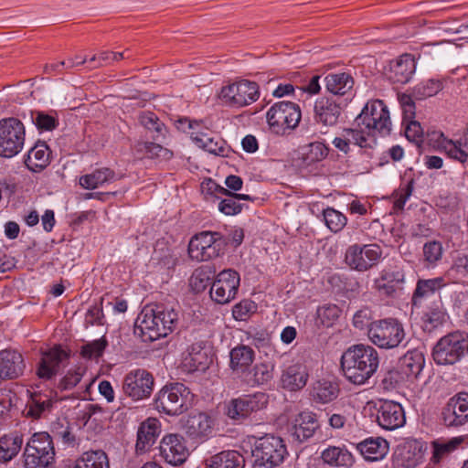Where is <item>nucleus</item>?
<instances>
[{
  "mask_svg": "<svg viewBox=\"0 0 468 468\" xmlns=\"http://www.w3.org/2000/svg\"><path fill=\"white\" fill-rule=\"evenodd\" d=\"M421 319L427 331H431L446 323L448 314L441 301L440 300L429 306L423 313Z\"/></svg>",
  "mask_w": 468,
  "mask_h": 468,
  "instance_id": "ea45409f",
  "label": "nucleus"
},
{
  "mask_svg": "<svg viewBox=\"0 0 468 468\" xmlns=\"http://www.w3.org/2000/svg\"><path fill=\"white\" fill-rule=\"evenodd\" d=\"M447 427H461L468 422V393L459 392L452 397L442 410Z\"/></svg>",
  "mask_w": 468,
  "mask_h": 468,
  "instance_id": "dca6fc26",
  "label": "nucleus"
},
{
  "mask_svg": "<svg viewBox=\"0 0 468 468\" xmlns=\"http://www.w3.org/2000/svg\"><path fill=\"white\" fill-rule=\"evenodd\" d=\"M424 259L429 263H435L441 260L442 255L441 244L438 241H431L423 246Z\"/></svg>",
  "mask_w": 468,
  "mask_h": 468,
  "instance_id": "338daca9",
  "label": "nucleus"
},
{
  "mask_svg": "<svg viewBox=\"0 0 468 468\" xmlns=\"http://www.w3.org/2000/svg\"><path fill=\"white\" fill-rule=\"evenodd\" d=\"M403 269L399 266H391L382 271L380 279L387 283L400 284L404 282Z\"/></svg>",
  "mask_w": 468,
  "mask_h": 468,
  "instance_id": "0e129e2a",
  "label": "nucleus"
},
{
  "mask_svg": "<svg viewBox=\"0 0 468 468\" xmlns=\"http://www.w3.org/2000/svg\"><path fill=\"white\" fill-rule=\"evenodd\" d=\"M259 97L258 84L248 80L223 86L218 93L222 104L238 109L253 103Z\"/></svg>",
  "mask_w": 468,
  "mask_h": 468,
  "instance_id": "0eeeda50",
  "label": "nucleus"
},
{
  "mask_svg": "<svg viewBox=\"0 0 468 468\" xmlns=\"http://www.w3.org/2000/svg\"><path fill=\"white\" fill-rule=\"evenodd\" d=\"M72 468H110L109 459L102 450L89 451L76 460Z\"/></svg>",
  "mask_w": 468,
  "mask_h": 468,
  "instance_id": "37998d69",
  "label": "nucleus"
},
{
  "mask_svg": "<svg viewBox=\"0 0 468 468\" xmlns=\"http://www.w3.org/2000/svg\"><path fill=\"white\" fill-rule=\"evenodd\" d=\"M85 371L83 367L69 369L60 379L58 388L62 391L73 388L80 382Z\"/></svg>",
  "mask_w": 468,
  "mask_h": 468,
  "instance_id": "13d9d810",
  "label": "nucleus"
},
{
  "mask_svg": "<svg viewBox=\"0 0 468 468\" xmlns=\"http://www.w3.org/2000/svg\"><path fill=\"white\" fill-rule=\"evenodd\" d=\"M159 433L160 425L156 419L150 418L144 421L137 432L136 452L141 454L148 451L155 442Z\"/></svg>",
  "mask_w": 468,
  "mask_h": 468,
  "instance_id": "a878e982",
  "label": "nucleus"
},
{
  "mask_svg": "<svg viewBox=\"0 0 468 468\" xmlns=\"http://www.w3.org/2000/svg\"><path fill=\"white\" fill-rule=\"evenodd\" d=\"M415 70L414 57L410 54H403L389 62L385 69V75L393 83L405 84L411 79Z\"/></svg>",
  "mask_w": 468,
  "mask_h": 468,
  "instance_id": "412c9836",
  "label": "nucleus"
},
{
  "mask_svg": "<svg viewBox=\"0 0 468 468\" xmlns=\"http://www.w3.org/2000/svg\"><path fill=\"white\" fill-rule=\"evenodd\" d=\"M50 154L48 144L38 142L28 151L25 165L33 172H40L48 165Z\"/></svg>",
  "mask_w": 468,
  "mask_h": 468,
  "instance_id": "2f4dec72",
  "label": "nucleus"
},
{
  "mask_svg": "<svg viewBox=\"0 0 468 468\" xmlns=\"http://www.w3.org/2000/svg\"><path fill=\"white\" fill-rule=\"evenodd\" d=\"M377 420L378 425L388 431L402 427L406 422L402 406L392 400H384L378 409Z\"/></svg>",
  "mask_w": 468,
  "mask_h": 468,
  "instance_id": "aec40b11",
  "label": "nucleus"
},
{
  "mask_svg": "<svg viewBox=\"0 0 468 468\" xmlns=\"http://www.w3.org/2000/svg\"><path fill=\"white\" fill-rule=\"evenodd\" d=\"M356 449L366 460L378 461L388 453V443L381 437H370L357 443Z\"/></svg>",
  "mask_w": 468,
  "mask_h": 468,
  "instance_id": "7c9ffc66",
  "label": "nucleus"
},
{
  "mask_svg": "<svg viewBox=\"0 0 468 468\" xmlns=\"http://www.w3.org/2000/svg\"><path fill=\"white\" fill-rule=\"evenodd\" d=\"M227 244L219 232L203 231L195 235L188 244V254L192 260L207 261L218 257Z\"/></svg>",
  "mask_w": 468,
  "mask_h": 468,
  "instance_id": "423d86ee",
  "label": "nucleus"
},
{
  "mask_svg": "<svg viewBox=\"0 0 468 468\" xmlns=\"http://www.w3.org/2000/svg\"><path fill=\"white\" fill-rule=\"evenodd\" d=\"M356 121L358 125H364L382 136L388 135L391 132L389 112L381 100L368 101Z\"/></svg>",
  "mask_w": 468,
  "mask_h": 468,
  "instance_id": "9d476101",
  "label": "nucleus"
},
{
  "mask_svg": "<svg viewBox=\"0 0 468 468\" xmlns=\"http://www.w3.org/2000/svg\"><path fill=\"white\" fill-rule=\"evenodd\" d=\"M160 453L173 466L183 464L189 454L184 438L178 434H168L162 439Z\"/></svg>",
  "mask_w": 468,
  "mask_h": 468,
  "instance_id": "f3484780",
  "label": "nucleus"
},
{
  "mask_svg": "<svg viewBox=\"0 0 468 468\" xmlns=\"http://www.w3.org/2000/svg\"><path fill=\"white\" fill-rule=\"evenodd\" d=\"M230 368L239 374L245 373L254 360V351L251 347L239 345L230 351Z\"/></svg>",
  "mask_w": 468,
  "mask_h": 468,
  "instance_id": "c9c22d12",
  "label": "nucleus"
},
{
  "mask_svg": "<svg viewBox=\"0 0 468 468\" xmlns=\"http://www.w3.org/2000/svg\"><path fill=\"white\" fill-rule=\"evenodd\" d=\"M24 359L16 350L5 349L0 351V378H16L23 373Z\"/></svg>",
  "mask_w": 468,
  "mask_h": 468,
  "instance_id": "393cba45",
  "label": "nucleus"
},
{
  "mask_svg": "<svg viewBox=\"0 0 468 468\" xmlns=\"http://www.w3.org/2000/svg\"><path fill=\"white\" fill-rule=\"evenodd\" d=\"M318 428L317 420L312 412L300 413L288 428L292 439L297 442H303L310 439Z\"/></svg>",
  "mask_w": 468,
  "mask_h": 468,
  "instance_id": "b1692460",
  "label": "nucleus"
},
{
  "mask_svg": "<svg viewBox=\"0 0 468 468\" xmlns=\"http://www.w3.org/2000/svg\"><path fill=\"white\" fill-rule=\"evenodd\" d=\"M463 441V439L462 437H454L448 441L436 440L432 441V456L431 461L433 463H441L451 452L455 451Z\"/></svg>",
  "mask_w": 468,
  "mask_h": 468,
  "instance_id": "09e8293b",
  "label": "nucleus"
},
{
  "mask_svg": "<svg viewBox=\"0 0 468 468\" xmlns=\"http://www.w3.org/2000/svg\"><path fill=\"white\" fill-rule=\"evenodd\" d=\"M404 380L401 370L391 368L386 371L381 380V386L385 390L396 388Z\"/></svg>",
  "mask_w": 468,
  "mask_h": 468,
  "instance_id": "680f3d73",
  "label": "nucleus"
},
{
  "mask_svg": "<svg viewBox=\"0 0 468 468\" xmlns=\"http://www.w3.org/2000/svg\"><path fill=\"white\" fill-rule=\"evenodd\" d=\"M154 383V377L150 372L138 368L125 375L122 381V391L134 401L142 400L150 397Z\"/></svg>",
  "mask_w": 468,
  "mask_h": 468,
  "instance_id": "ddd939ff",
  "label": "nucleus"
},
{
  "mask_svg": "<svg viewBox=\"0 0 468 468\" xmlns=\"http://www.w3.org/2000/svg\"><path fill=\"white\" fill-rule=\"evenodd\" d=\"M445 285L446 282L442 277L428 280H419L412 296L413 303L417 304L418 300L433 294L435 292L443 288Z\"/></svg>",
  "mask_w": 468,
  "mask_h": 468,
  "instance_id": "8fccbe9b",
  "label": "nucleus"
},
{
  "mask_svg": "<svg viewBox=\"0 0 468 468\" xmlns=\"http://www.w3.org/2000/svg\"><path fill=\"white\" fill-rule=\"evenodd\" d=\"M427 136L431 143H435L434 146L444 151L451 158L458 160L461 163H464L468 159V153L464 149L468 146L466 143L449 140L444 137L442 133L436 131L428 132Z\"/></svg>",
  "mask_w": 468,
  "mask_h": 468,
  "instance_id": "5701e85b",
  "label": "nucleus"
},
{
  "mask_svg": "<svg viewBox=\"0 0 468 468\" xmlns=\"http://www.w3.org/2000/svg\"><path fill=\"white\" fill-rule=\"evenodd\" d=\"M116 174L110 168L96 169L80 177V185L86 189H95L103 184L116 180Z\"/></svg>",
  "mask_w": 468,
  "mask_h": 468,
  "instance_id": "a19ab883",
  "label": "nucleus"
},
{
  "mask_svg": "<svg viewBox=\"0 0 468 468\" xmlns=\"http://www.w3.org/2000/svg\"><path fill=\"white\" fill-rule=\"evenodd\" d=\"M323 214L325 225L335 233L340 231L346 225V217L332 207L324 209Z\"/></svg>",
  "mask_w": 468,
  "mask_h": 468,
  "instance_id": "5fc2aeb1",
  "label": "nucleus"
},
{
  "mask_svg": "<svg viewBox=\"0 0 468 468\" xmlns=\"http://www.w3.org/2000/svg\"><path fill=\"white\" fill-rule=\"evenodd\" d=\"M210 285L209 271L196 270L190 278V286L196 292H201Z\"/></svg>",
  "mask_w": 468,
  "mask_h": 468,
  "instance_id": "052dcab7",
  "label": "nucleus"
},
{
  "mask_svg": "<svg viewBox=\"0 0 468 468\" xmlns=\"http://www.w3.org/2000/svg\"><path fill=\"white\" fill-rule=\"evenodd\" d=\"M107 346L108 341L105 337H101L84 345L81 347L80 354L84 358H98L102 356Z\"/></svg>",
  "mask_w": 468,
  "mask_h": 468,
  "instance_id": "4d7b16f0",
  "label": "nucleus"
},
{
  "mask_svg": "<svg viewBox=\"0 0 468 468\" xmlns=\"http://www.w3.org/2000/svg\"><path fill=\"white\" fill-rule=\"evenodd\" d=\"M52 434L55 440L61 441L65 446L74 447L77 443L76 436L72 431V428L68 422H55L52 425Z\"/></svg>",
  "mask_w": 468,
  "mask_h": 468,
  "instance_id": "603ef678",
  "label": "nucleus"
},
{
  "mask_svg": "<svg viewBox=\"0 0 468 468\" xmlns=\"http://www.w3.org/2000/svg\"><path fill=\"white\" fill-rule=\"evenodd\" d=\"M355 80L350 73H330L324 78V86L328 92L336 96H345L354 88Z\"/></svg>",
  "mask_w": 468,
  "mask_h": 468,
  "instance_id": "cd10ccee",
  "label": "nucleus"
},
{
  "mask_svg": "<svg viewBox=\"0 0 468 468\" xmlns=\"http://www.w3.org/2000/svg\"><path fill=\"white\" fill-rule=\"evenodd\" d=\"M209 190H214L218 192L219 194L226 195L227 197L223 198L218 203V210L227 215V216H234L241 212L242 205L237 202L235 197H233V193L229 190L218 186L213 180L209 179L207 183Z\"/></svg>",
  "mask_w": 468,
  "mask_h": 468,
  "instance_id": "58836bf2",
  "label": "nucleus"
},
{
  "mask_svg": "<svg viewBox=\"0 0 468 468\" xmlns=\"http://www.w3.org/2000/svg\"><path fill=\"white\" fill-rule=\"evenodd\" d=\"M342 108L333 98L320 97L314 102V118L317 123L324 126H334L337 123Z\"/></svg>",
  "mask_w": 468,
  "mask_h": 468,
  "instance_id": "4be33fe9",
  "label": "nucleus"
},
{
  "mask_svg": "<svg viewBox=\"0 0 468 468\" xmlns=\"http://www.w3.org/2000/svg\"><path fill=\"white\" fill-rule=\"evenodd\" d=\"M442 83L439 80H427L415 86L413 95L418 100H423L436 95L442 90Z\"/></svg>",
  "mask_w": 468,
  "mask_h": 468,
  "instance_id": "864d4df0",
  "label": "nucleus"
},
{
  "mask_svg": "<svg viewBox=\"0 0 468 468\" xmlns=\"http://www.w3.org/2000/svg\"><path fill=\"white\" fill-rule=\"evenodd\" d=\"M32 122L39 131H52L58 125V120L44 112H30Z\"/></svg>",
  "mask_w": 468,
  "mask_h": 468,
  "instance_id": "6e6d98bb",
  "label": "nucleus"
},
{
  "mask_svg": "<svg viewBox=\"0 0 468 468\" xmlns=\"http://www.w3.org/2000/svg\"><path fill=\"white\" fill-rule=\"evenodd\" d=\"M213 420L206 413L198 412L188 416L184 424L186 433L192 439H201L212 431Z\"/></svg>",
  "mask_w": 468,
  "mask_h": 468,
  "instance_id": "bb28decb",
  "label": "nucleus"
},
{
  "mask_svg": "<svg viewBox=\"0 0 468 468\" xmlns=\"http://www.w3.org/2000/svg\"><path fill=\"white\" fill-rule=\"evenodd\" d=\"M327 154L328 148L323 143L314 142L302 147L300 159L303 165L309 166L314 163L321 162Z\"/></svg>",
  "mask_w": 468,
  "mask_h": 468,
  "instance_id": "de8ad7c7",
  "label": "nucleus"
},
{
  "mask_svg": "<svg viewBox=\"0 0 468 468\" xmlns=\"http://www.w3.org/2000/svg\"><path fill=\"white\" fill-rule=\"evenodd\" d=\"M53 400L49 395L41 392L32 393L27 402L25 414L27 417L39 419L51 411Z\"/></svg>",
  "mask_w": 468,
  "mask_h": 468,
  "instance_id": "473e14b6",
  "label": "nucleus"
},
{
  "mask_svg": "<svg viewBox=\"0 0 468 468\" xmlns=\"http://www.w3.org/2000/svg\"><path fill=\"white\" fill-rule=\"evenodd\" d=\"M23 444V436L17 432L0 438V461L8 462L17 455Z\"/></svg>",
  "mask_w": 468,
  "mask_h": 468,
  "instance_id": "79ce46f5",
  "label": "nucleus"
},
{
  "mask_svg": "<svg viewBox=\"0 0 468 468\" xmlns=\"http://www.w3.org/2000/svg\"><path fill=\"white\" fill-rule=\"evenodd\" d=\"M271 130L277 134L294 129L301 120V111L297 104L280 101L273 104L266 114Z\"/></svg>",
  "mask_w": 468,
  "mask_h": 468,
  "instance_id": "1a4fd4ad",
  "label": "nucleus"
},
{
  "mask_svg": "<svg viewBox=\"0 0 468 468\" xmlns=\"http://www.w3.org/2000/svg\"><path fill=\"white\" fill-rule=\"evenodd\" d=\"M49 455L55 459V449L52 437L48 432L33 434L24 451V455Z\"/></svg>",
  "mask_w": 468,
  "mask_h": 468,
  "instance_id": "c756f323",
  "label": "nucleus"
},
{
  "mask_svg": "<svg viewBox=\"0 0 468 468\" xmlns=\"http://www.w3.org/2000/svg\"><path fill=\"white\" fill-rule=\"evenodd\" d=\"M425 358L422 352L414 349L407 352L399 359V369L407 378H416L422 371Z\"/></svg>",
  "mask_w": 468,
  "mask_h": 468,
  "instance_id": "f704fd0d",
  "label": "nucleus"
},
{
  "mask_svg": "<svg viewBox=\"0 0 468 468\" xmlns=\"http://www.w3.org/2000/svg\"><path fill=\"white\" fill-rule=\"evenodd\" d=\"M339 388L336 383L326 379L316 381L312 388V397L315 401L328 403L338 396Z\"/></svg>",
  "mask_w": 468,
  "mask_h": 468,
  "instance_id": "a18cd8bd",
  "label": "nucleus"
},
{
  "mask_svg": "<svg viewBox=\"0 0 468 468\" xmlns=\"http://www.w3.org/2000/svg\"><path fill=\"white\" fill-rule=\"evenodd\" d=\"M405 335L403 324L396 318L375 320L368 326V338L379 348H396Z\"/></svg>",
  "mask_w": 468,
  "mask_h": 468,
  "instance_id": "39448f33",
  "label": "nucleus"
},
{
  "mask_svg": "<svg viewBox=\"0 0 468 468\" xmlns=\"http://www.w3.org/2000/svg\"><path fill=\"white\" fill-rule=\"evenodd\" d=\"M468 354V334L455 331L442 336L434 346L432 357L438 365H453Z\"/></svg>",
  "mask_w": 468,
  "mask_h": 468,
  "instance_id": "20e7f679",
  "label": "nucleus"
},
{
  "mask_svg": "<svg viewBox=\"0 0 468 468\" xmlns=\"http://www.w3.org/2000/svg\"><path fill=\"white\" fill-rule=\"evenodd\" d=\"M273 365L261 363L255 365L251 371L248 372L245 381L250 385H263L273 378Z\"/></svg>",
  "mask_w": 468,
  "mask_h": 468,
  "instance_id": "3c124183",
  "label": "nucleus"
},
{
  "mask_svg": "<svg viewBox=\"0 0 468 468\" xmlns=\"http://www.w3.org/2000/svg\"><path fill=\"white\" fill-rule=\"evenodd\" d=\"M133 150L139 157L168 160L173 156L172 151L152 142H138L134 144Z\"/></svg>",
  "mask_w": 468,
  "mask_h": 468,
  "instance_id": "49530a36",
  "label": "nucleus"
},
{
  "mask_svg": "<svg viewBox=\"0 0 468 468\" xmlns=\"http://www.w3.org/2000/svg\"><path fill=\"white\" fill-rule=\"evenodd\" d=\"M267 401V396L262 392L244 395L229 400L225 406V413L231 420H242L252 412L263 409Z\"/></svg>",
  "mask_w": 468,
  "mask_h": 468,
  "instance_id": "4468645a",
  "label": "nucleus"
},
{
  "mask_svg": "<svg viewBox=\"0 0 468 468\" xmlns=\"http://www.w3.org/2000/svg\"><path fill=\"white\" fill-rule=\"evenodd\" d=\"M68 358V353L59 346L44 352L37 367V377L44 380L51 379L59 372L61 365Z\"/></svg>",
  "mask_w": 468,
  "mask_h": 468,
  "instance_id": "6ab92c4d",
  "label": "nucleus"
},
{
  "mask_svg": "<svg viewBox=\"0 0 468 468\" xmlns=\"http://www.w3.org/2000/svg\"><path fill=\"white\" fill-rule=\"evenodd\" d=\"M308 372L306 367L301 364H294L288 367L282 375V385L283 388L290 391L302 389L307 383Z\"/></svg>",
  "mask_w": 468,
  "mask_h": 468,
  "instance_id": "c85d7f7f",
  "label": "nucleus"
},
{
  "mask_svg": "<svg viewBox=\"0 0 468 468\" xmlns=\"http://www.w3.org/2000/svg\"><path fill=\"white\" fill-rule=\"evenodd\" d=\"M257 310V305L251 300L246 299L236 305L232 309L233 317L239 321L247 320L250 314H254Z\"/></svg>",
  "mask_w": 468,
  "mask_h": 468,
  "instance_id": "bf43d9fd",
  "label": "nucleus"
},
{
  "mask_svg": "<svg viewBox=\"0 0 468 468\" xmlns=\"http://www.w3.org/2000/svg\"><path fill=\"white\" fill-rule=\"evenodd\" d=\"M199 126L200 122L197 121H192L187 118L178 120V128L183 132L192 130L191 137L198 147L216 155H224V143L222 141L215 142L213 138L207 135V133L196 131Z\"/></svg>",
  "mask_w": 468,
  "mask_h": 468,
  "instance_id": "a211bd4d",
  "label": "nucleus"
},
{
  "mask_svg": "<svg viewBox=\"0 0 468 468\" xmlns=\"http://www.w3.org/2000/svg\"><path fill=\"white\" fill-rule=\"evenodd\" d=\"M323 462L334 467H351L355 462L351 452L346 449L330 446L321 454Z\"/></svg>",
  "mask_w": 468,
  "mask_h": 468,
  "instance_id": "4c0bfd02",
  "label": "nucleus"
},
{
  "mask_svg": "<svg viewBox=\"0 0 468 468\" xmlns=\"http://www.w3.org/2000/svg\"><path fill=\"white\" fill-rule=\"evenodd\" d=\"M244 457L236 451H224L207 460L206 468H243Z\"/></svg>",
  "mask_w": 468,
  "mask_h": 468,
  "instance_id": "e433bc0d",
  "label": "nucleus"
},
{
  "mask_svg": "<svg viewBox=\"0 0 468 468\" xmlns=\"http://www.w3.org/2000/svg\"><path fill=\"white\" fill-rule=\"evenodd\" d=\"M193 395L182 383H171L164 386L155 395V410L169 416L180 415L191 406Z\"/></svg>",
  "mask_w": 468,
  "mask_h": 468,
  "instance_id": "7ed1b4c3",
  "label": "nucleus"
},
{
  "mask_svg": "<svg viewBox=\"0 0 468 468\" xmlns=\"http://www.w3.org/2000/svg\"><path fill=\"white\" fill-rule=\"evenodd\" d=\"M239 275L231 269L220 271L210 286V296L218 303L224 304L235 298L239 286Z\"/></svg>",
  "mask_w": 468,
  "mask_h": 468,
  "instance_id": "2eb2a0df",
  "label": "nucleus"
},
{
  "mask_svg": "<svg viewBox=\"0 0 468 468\" xmlns=\"http://www.w3.org/2000/svg\"><path fill=\"white\" fill-rule=\"evenodd\" d=\"M25 468H53L55 459L49 455L36 454V455H24Z\"/></svg>",
  "mask_w": 468,
  "mask_h": 468,
  "instance_id": "e2e57ef3",
  "label": "nucleus"
},
{
  "mask_svg": "<svg viewBox=\"0 0 468 468\" xmlns=\"http://www.w3.org/2000/svg\"><path fill=\"white\" fill-rule=\"evenodd\" d=\"M381 256L382 250L378 244H354L347 248L345 261L353 270L366 271L376 266Z\"/></svg>",
  "mask_w": 468,
  "mask_h": 468,
  "instance_id": "f8f14e48",
  "label": "nucleus"
},
{
  "mask_svg": "<svg viewBox=\"0 0 468 468\" xmlns=\"http://www.w3.org/2000/svg\"><path fill=\"white\" fill-rule=\"evenodd\" d=\"M426 446L424 442L418 440L408 441L403 448L400 450L399 455L401 457L402 465L406 468H414L424 458V452Z\"/></svg>",
  "mask_w": 468,
  "mask_h": 468,
  "instance_id": "72a5a7b5",
  "label": "nucleus"
},
{
  "mask_svg": "<svg viewBox=\"0 0 468 468\" xmlns=\"http://www.w3.org/2000/svg\"><path fill=\"white\" fill-rule=\"evenodd\" d=\"M26 131L21 121L5 118L0 121V156L11 158L19 154L25 144Z\"/></svg>",
  "mask_w": 468,
  "mask_h": 468,
  "instance_id": "6e6552de",
  "label": "nucleus"
},
{
  "mask_svg": "<svg viewBox=\"0 0 468 468\" xmlns=\"http://www.w3.org/2000/svg\"><path fill=\"white\" fill-rule=\"evenodd\" d=\"M413 184L414 181H409L404 186L400 187L398 191H396L394 196V208L397 210H402L407 200L412 194L413 191Z\"/></svg>",
  "mask_w": 468,
  "mask_h": 468,
  "instance_id": "69168bd1",
  "label": "nucleus"
},
{
  "mask_svg": "<svg viewBox=\"0 0 468 468\" xmlns=\"http://www.w3.org/2000/svg\"><path fill=\"white\" fill-rule=\"evenodd\" d=\"M139 122L150 133L153 140L162 141L165 138L166 127L155 113L152 112H144L139 115Z\"/></svg>",
  "mask_w": 468,
  "mask_h": 468,
  "instance_id": "c03bdc74",
  "label": "nucleus"
},
{
  "mask_svg": "<svg viewBox=\"0 0 468 468\" xmlns=\"http://www.w3.org/2000/svg\"><path fill=\"white\" fill-rule=\"evenodd\" d=\"M405 135L409 141L415 142L417 144L422 142L423 129L420 123L413 120L409 121L405 129Z\"/></svg>",
  "mask_w": 468,
  "mask_h": 468,
  "instance_id": "774afa93",
  "label": "nucleus"
},
{
  "mask_svg": "<svg viewBox=\"0 0 468 468\" xmlns=\"http://www.w3.org/2000/svg\"><path fill=\"white\" fill-rule=\"evenodd\" d=\"M252 453L257 465L274 468L283 462L287 451L280 437L266 435L256 441Z\"/></svg>",
  "mask_w": 468,
  "mask_h": 468,
  "instance_id": "9b49d317",
  "label": "nucleus"
},
{
  "mask_svg": "<svg viewBox=\"0 0 468 468\" xmlns=\"http://www.w3.org/2000/svg\"><path fill=\"white\" fill-rule=\"evenodd\" d=\"M178 312L164 304L144 307L139 314L134 334L144 342H154L165 337L176 326Z\"/></svg>",
  "mask_w": 468,
  "mask_h": 468,
  "instance_id": "f257e3e1",
  "label": "nucleus"
},
{
  "mask_svg": "<svg viewBox=\"0 0 468 468\" xmlns=\"http://www.w3.org/2000/svg\"><path fill=\"white\" fill-rule=\"evenodd\" d=\"M378 365V353L368 345L359 344L350 346L341 357L344 376L355 385L365 384L376 373Z\"/></svg>",
  "mask_w": 468,
  "mask_h": 468,
  "instance_id": "f03ea898",
  "label": "nucleus"
}]
</instances>
